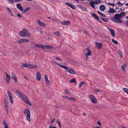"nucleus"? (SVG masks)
I'll use <instances>...</instances> for the list:
<instances>
[{"label":"nucleus","mask_w":128,"mask_h":128,"mask_svg":"<svg viewBox=\"0 0 128 128\" xmlns=\"http://www.w3.org/2000/svg\"><path fill=\"white\" fill-rule=\"evenodd\" d=\"M16 92L20 97L22 99L23 101L26 103L28 104L29 106H31V104L30 103L29 101V99L24 94H23L22 92L20 91L17 90H16Z\"/></svg>","instance_id":"nucleus-1"},{"label":"nucleus","mask_w":128,"mask_h":128,"mask_svg":"<svg viewBox=\"0 0 128 128\" xmlns=\"http://www.w3.org/2000/svg\"><path fill=\"white\" fill-rule=\"evenodd\" d=\"M121 16L119 14H116L114 16V17L112 18V20L114 22H116L118 23L122 22V21L120 19Z\"/></svg>","instance_id":"nucleus-2"},{"label":"nucleus","mask_w":128,"mask_h":128,"mask_svg":"<svg viewBox=\"0 0 128 128\" xmlns=\"http://www.w3.org/2000/svg\"><path fill=\"white\" fill-rule=\"evenodd\" d=\"M19 35L22 36H26L28 37H30L31 36L29 32L25 28H24L22 31H20L19 33Z\"/></svg>","instance_id":"nucleus-3"},{"label":"nucleus","mask_w":128,"mask_h":128,"mask_svg":"<svg viewBox=\"0 0 128 128\" xmlns=\"http://www.w3.org/2000/svg\"><path fill=\"white\" fill-rule=\"evenodd\" d=\"M24 114L25 116H26V118L28 121H30L31 114L30 111L27 108H26L24 110Z\"/></svg>","instance_id":"nucleus-4"},{"label":"nucleus","mask_w":128,"mask_h":128,"mask_svg":"<svg viewBox=\"0 0 128 128\" xmlns=\"http://www.w3.org/2000/svg\"><path fill=\"white\" fill-rule=\"evenodd\" d=\"M101 2L100 0H96L94 1H91L90 2V4L91 6L94 8L95 4H99Z\"/></svg>","instance_id":"nucleus-5"},{"label":"nucleus","mask_w":128,"mask_h":128,"mask_svg":"<svg viewBox=\"0 0 128 128\" xmlns=\"http://www.w3.org/2000/svg\"><path fill=\"white\" fill-rule=\"evenodd\" d=\"M22 66L24 67H26L29 68H36L37 66H34L33 65L31 64H28L27 63H25L22 64Z\"/></svg>","instance_id":"nucleus-6"},{"label":"nucleus","mask_w":128,"mask_h":128,"mask_svg":"<svg viewBox=\"0 0 128 128\" xmlns=\"http://www.w3.org/2000/svg\"><path fill=\"white\" fill-rule=\"evenodd\" d=\"M7 92L8 95L10 102L12 104L14 102L13 98L12 96V94L8 90H7Z\"/></svg>","instance_id":"nucleus-7"},{"label":"nucleus","mask_w":128,"mask_h":128,"mask_svg":"<svg viewBox=\"0 0 128 128\" xmlns=\"http://www.w3.org/2000/svg\"><path fill=\"white\" fill-rule=\"evenodd\" d=\"M93 17L96 20H97L98 21L100 22L101 23L102 22L100 19H99V18L97 15L94 14H92Z\"/></svg>","instance_id":"nucleus-8"},{"label":"nucleus","mask_w":128,"mask_h":128,"mask_svg":"<svg viewBox=\"0 0 128 128\" xmlns=\"http://www.w3.org/2000/svg\"><path fill=\"white\" fill-rule=\"evenodd\" d=\"M95 45L97 48L98 49H101L102 46V43H98V42H95Z\"/></svg>","instance_id":"nucleus-9"},{"label":"nucleus","mask_w":128,"mask_h":128,"mask_svg":"<svg viewBox=\"0 0 128 128\" xmlns=\"http://www.w3.org/2000/svg\"><path fill=\"white\" fill-rule=\"evenodd\" d=\"M6 82L7 84H8L10 83V77L7 73H6Z\"/></svg>","instance_id":"nucleus-10"},{"label":"nucleus","mask_w":128,"mask_h":128,"mask_svg":"<svg viewBox=\"0 0 128 128\" xmlns=\"http://www.w3.org/2000/svg\"><path fill=\"white\" fill-rule=\"evenodd\" d=\"M108 30L110 32L111 34L113 36H115V31L114 30L111 28H108Z\"/></svg>","instance_id":"nucleus-11"},{"label":"nucleus","mask_w":128,"mask_h":128,"mask_svg":"<svg viewBox=\"0 0 128 128\" xmlns=\"http://www.w3.org/2000/svg\"><path fill=\"white\" fill-rule=\"evenodd\" d=\"M36 78L37 80L38 81H40L41 78V75L40 73L38 72H37L36 75Z\"/></svg>","instance_id":"nucleus-12"},{"label":"nucleus","mask_w":128,"mask_h":128,"mask_svg":"<svg viewBox=\"0 0 128 128\" xmlns=\"http://www.w3.org/2000/svg\"><path fill=\"white\" fill-rule=\"evenodd\" d=\"M66 71L72 74H74L76 73L73 70L70 68H68L66 70Z\"/></svg>","instance_id":"nucleus-13"},{"label":"nucleus","mask_w":128,"mask_h":128,"mask_svg":"<svg viewBox=\"0 0 128 128\" xmlns=\"http://www.w3.org/2000/svg\"><path fill=\"white\" fill-rule=\"evenodd\" d=\"M12 78L14 79V81L16 82H18V80L16 76L13 72L12 73Z\"/></svg>","instance_id":"nucleus-14"},{"label":"nucleus","mask_w":128,"mask_h":128,"mask_svg":"<svg viewBox=\"0 0 128 128\" xmlns=\"http://www.w3.org/2000/svg\"><path fill=\"white\" fill-rule=\"evenodd\" d=\"M45 80L47 85L49 86L50 84V82L48 80L47 75H46L45 76Z\"/></svg>","instance_id":"nucleus-15"},{"label":"nucleus","mask_w":128,"mask_h":128,"mask_svg":"<svg viewBox=\"0 0 128 128\" xmlns=\"http://www.w3.org/2000/svg\"><path fill=\"white\" fill-rule=\"evenodd\" d=\"M66 4L71 8H75L76 7L71 3L67 2Z\"/></svg>","instance_id":"nucleus-16"},{"label":"nucleus","mask_w":128,"mask_h":128,"mask_svg":"<svg viewBox=\"0 0 128 128\" xmlns=\"http://www.w3.org/2000/svg\"><path fill=\"white\" fill-rule=\"evenodd\" d=\"M70 22L69 21H64L62 22L61 23L62 24L68 25L70 24Z\"/></svg>","instance_id":"nucleus-17"},{"label":"nucleus","mask_w":128,"mask_h":128,"mask_svg":"<svg viewBox=\"0 0 128 128\" xmlns=\"http://www.w3.org/2000/svg\"><path fill=\"white\" fill-rule=\"evenodd\" d=\"M53 47L52 46L49 45H44V49L47 48L48 49H52Z\"/></svg>","instance_id":"nucleus-18"},{"label":"nucleus","mask_w":128,"mask_h":128,"mask_svg":"<svg viewBox=\"0 0 128 128\" xmlns=\"http://www.w3.org/2000/svg\"><path fill=\"white\" fill-rule=\"evenodd\" d=\"M37 22L38 24L40 25L42 27H44L45 26V24L42 22L40 20H37Z\"/></svg>","instance_id":"nucleus-19"},{"label":"nucleus","mask_w":128,"mask_h":128,"mask_svg":"<svg viewBox=\"0 0 128 128\" xmlns=\"http://www.w3.org/2000/svg\"><path fill=\"white\" fill-rule=\"evenodd\" d=\"M34 46L39 48H42L44 49V45L42 44H35Z\"/></svg>","instance_id":"nucleus-20"},{"label":"nucleus","mask_w":128,"mask_h":128,"mask_svg":"<svg viewBox=\"0 0 128 128\" xmlns=\"http://www.w3.org/2000/svg\"><path fill=\"white\" fill-rule=\"evenodd\" d=\"M7 10L8 14L11 16H12L13 14L12 13L11 10H10V8H7Z\"/></svg>","instance_id":"nucleus-21"},{"label":"nucleus","mask_w":128,"mask_h":128,"mask_svg":"<svg viewBox=\"0 0 128 128\" xmlns=\"http://www.w3.org/2000/svg\"><path fill=\"white\" fill-rule=\"evenodd\" d=\"M115 6H122L123 5V4L120 2H118L117 3L115 4Z\"/></svg>","instance_id":"nucleus-22"},{"label":"nucleus","mask_w":128,"mask_h":128,"mask_svg":"<svg viewBox=\"0 0 128 128\" xmlns=\"http://www.w3.org/2000/svg\"><path fill=\"white\" fill-rule=\"evenodd\" d=\"M3 123L4 125V128H8V124L7 122H6L5 120L3 121Z\"/></svg>","instance_id":"nucleus-23"},{"label":"nucleus","mask_w":128,"mask_h":128,"mask_svg":"<svg viewBox=\"0 0 128 128\" xmlns=\"http://www.w3.org/2000/svg\"><path fill=\"white\" fill-rule=\"evenodd\" d=\"M70 83H75L76 84H77L75 79L74 78H73L70 81Z\"/></svg>","instance_id":"nucleus-24"},{"label":"nucleus","mask_w":128,"mask_h":128,"mask_svg":"<svg viewBox=\"0 0 128 128\" xmlns=\"http://www.w3.org/2000/svg\"><path fill=\"white\" fill-rule=\"evenodd\" d=\"M108 12L110 13H113L115 12V11L114 9V8H110Z\"/></svg>","instance_id":"nucleus-25"},{"label":"nucleus","mask_w":128,"mask_h":128,"mask_svg":"<svg viewBox=\"0 0 128 128\" xmlns=\"http://www.w3.org/2000/svg\"><path fill=\"white\" fill-rule=\"evenodd\" d=\"M92 102L95 104H96L97 102V101L95 97L93 98L91 100Z\"/></svg>","instance_id":"nucleus-26"},{"label":"nucleus","mask_w":128,"mask_h":128,"mask_svg":"<svg viewBox=\"0 0 128 128\" xmlns=\"http://www.w3.org/2000/svg\"><path fill=\"white\" fill-rule=\"evenodd\" d=\"M4 106L6 108H8V104L6 100L4 101Z\"/></svg>","instance_id":"nucleus-27"},{"label":"nucleus","mask_w":128,"mask_h":128,"mask_svg":"<svg viewBox=\"0 0 128 128\" xmlns=\"http://www.w3.org/2000/svg\"><path fill=\"white\" fill-rule=\"evenodd\" d=\"M88 97L89 99H90L91 100L92 99H93V98H94L95 97L93 95L91 94H89L88 96Z\"/></svg>","instance_id":"nucleus-28"},{"label":"nucleus","mask_w":128,"mask_h":128,"mask_svg":"<svg viewBox=\"0 0 128 128\" xmlns=\"http://www.w3.org/2000/svg\"><path fill=\"white\" fill-rule=\"evenodd\" d=\"M85 84V82H80L79 84V87L80 88L82 86L83 84Z\"/></svg>","instance_id":"nucleus-29"},{"label":"nucleus","mask_w":128,"mask_h":128,"mask_svg":"<svg viewBox=\"0 0 128 128\" xmlns=\"http://www.w3.org/2000/svg\"><path fill=\"white\" fill-rule=\"evenodd\" d=\"M98 13L102 17H104L105 16V15L104 14H102V12L100 11H98Z\"/></svg>","instance_id":"nucleus-30"},{"label":"nucleus","mask_w":128,"mask_h":128,"mask_svg":"<svg viewBox=\"0 0 128 128\" xmlns=\"http://www.w3.org/2000/svg\"><path fill=\"white\" fill-rule=\"evenodd\" d=\"M100 18L103 21H104V22H108V20L106 18H103L101 17H100Z\"/></svg>","instance_id":"nucleus-31"},{"label":"nucleus","mask_w":128,"mask_h":128,"mask_svg":"<svg viewBox=\"0 0 128 128\" xmlns=\"http://www.w3.org/2000/svg\"><path fill=\"white\" fill-rule=\"evenodd\" d=\"M30 8H25L23 12H22L23 14H24L28 11Z\"/></svg>","instance_id":"nucleus-32"},{"label":"nucleus","mask_w":128,"mask_h":128,"mask_svg":"<svg viewBox=\"0 0 128 128\" xmlns=\"http://www.w3.org/2000/svg\"><path fill=\"white\" fill-rule=\"evenodd\" d=\"M60 66L64 69H66L67 70L68 68V67L65 66H63L61 65H60Z\"/></svg>","instance_id":"nucleus-33"},{"label":"nucleus","mask_w":128,"mask_h":128,"mask_svg":"<svg viewBox=\"0 0 128 128\" xmlns=\"http://www.w3.org/2000/svg\"><path fill=\"white\" fill-rule=\"evenodd\" d=\"M91 54V52H88V53H86L85 54L86 57H88V56H90Z\"/></svg>","instance_id":"nucleus-34"},{"label":"nucleus","mask_w":128,"mask_h":128,"mask_svg":"<svg viewBox=\"0 0 128 128\" xmlns=\"http://www.w3.org/2000/svg\"><path fill=\"white\" fill-rule=\"evenodd\" d=\"M120 15L121 18L123 16H125L126 14L125 12H122L120 13Z\"/></svg>","instance_id":"nucleus-35"},{"label":"nucleus","mask_w":128,"mask_h":128,"mask_svg":"<svg viewBox=\"0 0 128 128\" xmlns=\"http://www.w3.org/2000/svg\"><path fill=\"white\" fill-rule=\"evenodd\" d=\"M68 99L72 101H76V99L75 98H72V97H69L68 98Z\"/></svg>","instance_id":"nucleus-36"},{"label":"nucleus","mask_w":128,"mask_h":128,"mask_svg":"<svg viewBox=\"0 0 128 128\" xmlns=\"http://www.w3.org/2000/svg\"><path fill=\"white\" fill-rule=\"evenodd\" d=\"M123 90L128 94V89L125 88H124Z\"/></svg>","instance_id":"nucleus-37"},{"label":"nucleus","mask_w":128,"mask_h":128,"mask_svg":"<svg viewBox=\"0 0 128 128\" xmlns=\"http://www.w3.org/2000/svg\"><path fill=\"white\" fill-rule=\"evenodd\" d=\"M54 34H56L58 37L60 36V34L59 32H56L54 33Z\"/></svg>","instance_id":"nucleus-38"},{"label":"nucleus","mask_w":128,"mask_h":128,"mask_svg":"<svg viewBox=\"0 0 128 128\" xmlns=\"http://www.w3.org/2000/svg\"><path fill=\"white\" fill-rule=\"evenodd\" d=\"M57 123L59 126L60 128H61V124L60 123V121L58 120L57 121Z\"/></svg>","instance_id":"nucleus-39"},{"label":"nucleus","mask_w":128,"mask_h":128,"mask_svg":"<svg viewBox=\"0 0 128 128\" xmlns=\"http://www.w3.org/2000/svg\"><path fill=\"white\" fill-rule=\"evenodd\" d=\"M22 39L23 42H28L30 40H28L25 38H23Z\"/></svg>","instance_id":"nucleus-40"},{"label":"nucleus","mask_w":128,"mask_h":128,"mask_svg":"<svg viewBox=\"0 0 128 128\" xmlns=\"http://www.w3.org/2000/svg\"><path fill=\"white\" fill-rule=\"evenodd\" d=\"M112 42L114 44H118V43L117 41L116 40H115L114 39H112Z\"/></svg>","instance_id":"nucleus-41"},{"label":"nucleus","mask_w":128,"mask_h":128,"mask_svg":"<svg viewBox=\"0 0 128 128\" xmlns=\"http://www.w3.org/2000/svg\"><path fill=\"white\" fill-rule=\"evenodd\" d=\"M56 59L57 60L61 62H62V59L56 57Z\"/></svg>","instance_id":"nucleus-42"},{"label":"nucleus","mask_w":128,"mask_h":128,"mask_svg":"<svg viewBox=\"0 0 128 128\" xmlns=\"http://www.w3.org/2000/svg\"><path fill=\"white\" fill-rule=\"evenodd\" d=\"M7 1L10 3L12 4L14 3V0H7Z\"/></svg>","instance_id":"nucleus-43"},{"label":"nucleus","mask_w":128,"mask_h":128,"mask_svg":"<svg viewBox=\"0 0 128 128\" xmlns=\"http://www.w3.org/2000/svg\"><path fill=\"white\" fill-rule=\"evenodd\" d=\"M118 54L120 55L121 57H122V53L120 51H118Z\"/></svg>","instance_id":"nucleus-44"},{"label":"nucleus","mask_w":128,"mask_h":128,"mask_svg":"<svg viewBox=\"0 0 128 128\" xmlns=\"http://www.w3.org/2000/svg\"><path fill=\"white\" fill-rule=\"evenodd\" d=\"M108 4L109 5H110L111 6H115V4H114L113 3H109Z\"/></svg>","instance_id":"nucleus-45"},{"label":"nucleus","mask_w":128,"mask_h":128,"mask_svg":"<svg viewBox=\"0 0 128 128\" xmlns=\"http://www.w3.org/2000/svg\"><path fill=\"white\" fill-rule=\"evenodd\" d=\"M23 40H22V39H21L20 40H18V42L19 43L21 44V43L23 42Z\"/></svg>","instance_id":"nucleus-46"},{"label":"nucleus","mask_w":128,"mask_h":128,"mask_svg":"<svg viewBox=\"0 0 128 128\" xmlns=\"http://www.w3.org/2000/svg\"><path fill=\"white\" fill-rule=\"evenodd\" d=\"M17 7L18 8H22L20 4H18L17 5Z\"/></svg>","instance_id":"nucleus-47"},{"label":"nucleus","mask_w":128,"mask_h":128,"mask_svg":"<svg viewBox=\"0 0 128 128\" xmlns=\"http://www.w3.org/2000/svg\"><path fill=\"white\" fill-rule=\"evenodd\" d=\"M52 124H51L49 128H57L55 126L52 127Z\"/></svg>","instance_id":"nucleus-48"},{"label":"nucleus","mask_w":128,"mask_h":128,"mask_svg":"<svg viewBox=\"0 0 128 128\" xmlns=\"http://www.w3.org/2000/svg\"><path fill=\"white\" fill-rule=\"evenodd\" d=\"M122 69L124 71H126V70L125 67H124V66H122Z\"/></svg>","instance_id":"nucleus-49"},{"label":"nucleus","mask_w":128,"mask_h":128,"mask_svg":"<svg viewBox=\"0 0 128 128\" xmlns=\"http://www.w3.org/2000/svg\"><path fill=\"white\" fill-rule=\"evenodd\" d=\"M100 8H105V7L104 5H101L100 7Z\"/></svg>","instance_id":"nucleus-50"},{"label":"nucleus","mask_w":128,"mask_h":128,"mask_svg":"<svg viewBox=\"0 0 128 128\" xmlns=\"http://www.w3.org/2000/svg\"><path fill=\"white\" fill-rule=\"evenodd\" d=\"M83 32L84 33L86 34H88V32L86 30H83Z\"/></svg>","instance_id":"nucleus-51"},{"label":"nucleus","mask_w":128,"mask_h":128,"mask_svg":"<svg viewBox=\"0 0 128 128\" xmlns=\"http://www.w3.org/2000/svg\"><path fill=\"white\" fill-rule=\"evenodd\" d=\"M65 92H66V94H69V92L68 90H66L65 91Z\"/></svg>","instance_id":"nucleus-52"},{"label":"nucleus","mask_w":128,"mask_h":128,"mask_svg":"<svg viewBox=\"0 0 128 128\" xmlns=\"http://www.w3.org/2000/svg\"><path fill=\"white\" fill-rule=\"evenodd\" d=\"M86 50L88 52H91L89 48H86Z\"/></svg>","instance_id":"nucleus-53"},{"label":"nucleus","mask_w":128,"mask_h":128,"mask_svg":"<svg viewBox=\"0 0 128 128\" xmlns=\"http://www.w3.org/2000/svg\"><path fill=\"white\" fill-rule=\"evenodd\" d=\"M17 15L20 18H22V16L21 15L19 14H17Z\"/></svg>","instance_id":"nucleus-54"},{"label":"nucleus","mask_w":128,"mask_h":128,"mask_svg":"<svg viewBox=\"0 0 128 128\" xmlns=\"http://www.w3.org/2000/svg\"><path fill=\"white\" fill-rule=\"evenodd\" d=\"M95 92H100V90L98 89H96L95 90Z\"/></svg>","instance_id":"nucleus-55"},{"label":"nucleus","mask_w":128,"mask_h":128,"mask_svg":"<svg viewBox=\"0 0 128 128\" xmlns=\"http://www.w3.org/2000/svg\"><path fill=\"white\" fill-rule=\"evenodd\" d=\"M55 63L56 64H57V65L59 66H60V65H61L60 64H59V63H58L57 62H55Z\"/></svg>","instance_id":"nucleus-56"},{"label":"nucleus","mask_w":128,"mask_h":128,"mask_svg":"<svg viewBox=\"0 0 128 128\" xmlns=\"http://www.w3.org/2000/svg\"><path fill=\"white\" fill-rule=\"evenodd\" d=\"M97 124L100 126L101 125V123L100 121H98L97 122Z\"/></svg>","instance_id":"nucleus-57"},{"label":"nucleus","mask_w":128,"mask_h":128,"mask_svg":"<svg viewBox=\"0 0 128 128\" xmlns=\"http://www.w3.org/2000/svg\"><path fill=\"white\" fill-rule=\"evenodd\" d=\"M77 6L80 8H84V7H82L80 5H77Z\"/></svg>","instance_id":"nucleus-58"},{"label":"nucleus","mask_w":128,"mask_h":128,"mask_svg":"<svg viewBox=\"0 0 128 128\" xmlns=\"http://www.w3.org/2000/svg\"><path fill=\"white\" fill-rule=\"evenodd\" d=\"M22 0H14V1L16 2H19L20 1Z\"/></svg>","instance_id":"nucleus-59"},{"label":"nucleus","mask_w":128,"mask_h":128,"mask_svg":"<svg viewBox=\"0 0 128 128\" xmlns=\"http://www.w3.org/2000/svg\"><path fill=\"white\" fill-rule=\"evenodd\" d=\"M106 8H100V10L101 11H104Z\"/></svg>","instance_id":"nucleus-60"},{"label":"nucleus","mask_w":128,"mask_h":128,"mask_svg":"<svg viewBox=\"0 0 128 128\" xmlns=\"http://www.w3.org/2000/svg\"><path fill=\"white\" fill-rule=\"evenodd\" d=\"M55 120V118L54 119L52 120L51 121V122L52 123Z\"/></svg>","instance_id":"nucleus-61"},{"label":"nucleus","mask_w":128,"mask_h":128,"mask_svg":"<svg viewBox=\"0 0 128 128\" xmlns=\"http://www.w3.org/2000/svg\"><path fill=\"white\" fill-rule=\"evenodd\" d=\"M82 10L84 11H87L86 8H81Z\"/></svg>","instance_id":"nucleus-62"},{"label":"nucleus","mask_w":128,"mask_h":128,"mask_svg":"<svg viewBox=\"0 0 128 128\" xmlns=\"http://www.w3.org/2000/svg\"><path fill=\"white\" fill-rule=\"evenodd\" d=\"M19 9L22 12L24 11L23 8H19Z\"/></svg>","instance_id":"nucleus-63"},{"label":"nucleus","mask_w":128,"mask_h":128,"mask_svg":"<svg viewBox=\"0 0 128 128\" xmlns=\"http://www.w3.org/2000/svg\"><path fill=\"white\" fill-rule=\"evenodd\" d=\"M127 23L126 24V26L128 27V20L127 22Z\"/></svg>","instance_id":"nucleus-64"}]
</instances>
